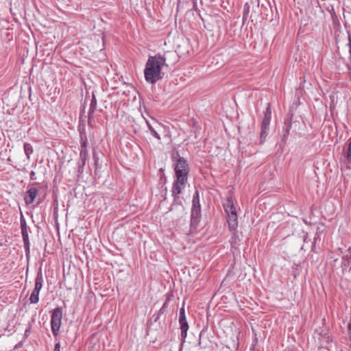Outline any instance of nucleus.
<instances>
[{
	"label": "nucleus",
	"mask_w": 351,
	"mask_h": 351,
	"mask_svg": "<svg viewBox=\"0 0 351 351\" xmlns=\"http://www.w3.org/2000/svg\"><path fill=\"white\" fill-rule=\"evenodd\" d=\"M193 204L191 214V225L197 226L201 218V206L199 203V195L197 191L193 194Z\"/></svg>",
	"instance_id": "20e7f679"
},
{
	"label": "nucleus",
	"mask_w": 351,
	"mask_h": 351,
	"mask_svg": "<svg viewBox=\"0 0 351 351\" xmlns=\"http://www.w3.org/2000/svg\"><path fill=\"white\" fill-rule=\"evenodd\" d=\"M43 276L42 270L40 268L37 273L36 279H35V286H34V289L36 290V291L40 292V291L41 290V289L43 287Z\"/></svg>",
	"instance_id": "f8f14e48"
},
{
	"label": "nucleus",
	"mask_w": 351,
	"mask_h": 351,
	"mask_svg": "<svg viewBox=\"0 0 351 351\" xmlns=\"http://www.w3.org/2000/svg\"><path fill=\"white\" fill-rule=\"evenodd\" d=\"M39 293V291H36V290L33 289L29 297V301L31 304H37L38 302Z\"/></svg>",
	"instance_id": "a211bd4d"
},
{
	"label": "nucleus",
	"mask_w": 351,
	"mask_h": 351,
	"mask_svg": "<svg viewBox=\"0 0 351 351\" xmlns=\"http://www.w3.org/2000/svg\"><path fill=\"white\" fill-rule=\"evenodd\" d=\"M179 324L180 326L181 330V339L182 343L185 341V339L187 336V331L189 330V324L186 321V315H185V310L184 307H182L180 309V313H179Z\"/></svg>",
	"instance_id": "0eeeda50"
},
{
	"label": "nucleus",
	"mask_w": 351,
	"mask_h": 351,
	"mask_svg": "<svg viewBox=\"0 0 351 351\" xmlns=\"http://www.w3.org/2000/svg\"><path fill=\"white\" fill-rule=\"evenodd\" d=\"M173 52L166 51L163 54L157 53L155 56H149L145 64L144 76L145 80L150 84H155L162 78V70L168 68L167 63L168 56H175Z\"/></svg>",
	"instance_id": "f257e3e1"
},
{
	"label": "nucleus",
	"mask_w": 351,
	"mask_h": 351,
	"mask_svg": "<svg viewBox=\"0 0 351 351\" xmlns=\"http://www.w3.org/2000/svg\"><path fill=\"white\" fill-rule=\"evenodd\" d=\"M225 210L228 215V223L231 231H235L238 226L237 215L236 208L231 199L227 200L225 204Z\"/></svg>",
	"instance_id": "7ed1b4c3"
},
{
	"label": "nucleus",
	"mask_w": 351,
	"mask_h": 351,
	"mask_svg": "<svg viewBox=\"0 0 351 351\" xmlns=\"http://www.w3.org/2000/svg\"><path fill=\"white\" fill-rule=\"evenodd\" d=\"M88 146V139L86 136L84 134H80V147L81 148H87Z\"/></svg>",
	"instance_id": "412c9836"
},
{
	"label": "nucleus",
	"mask_w": 351,
	"mask_h": 351,
	"mask_svg": "<svg viewBox=\"0 0 351 351\" xmlns=\"http://www.w3.org/2000/svg\"><path fill=\"white\" fill-rule=\"evenodd\" d=\"M159 128H161L160 124L156 123V125L155 126H154L153 128H151V130H149L152 135L153 136H154L156 138H157L158 140H160V136L159 134L158 133V130Z\"/></svg>",
	"instance_id": "6ab92c4d"
},
{
	"label": "nucleus",
	"mask_w": 351,
	"mask_h": 351,
	"mask_svg": "<svg viewBox=\"0 0 351 351\" xmlns=\"http://www.w3.org/2000/svg\"><path fill=\"white\" fill-rule=\"evenodd\" d=\"M341 267L343 273L351 269V247H349L343 255Z\"/></svg>",
	"instance_id": "9d476101"
},
{
	"label": "nucleus",
	"mask_w": 351,
	"mask_h": 351,
	"mask_svg": "<svg viewBox=\"0 0 351 351\" xmlns=\"http://www.w3.org/2000/svg\"><path fill=\"white\" fill-rule=\"evenodd\" d=\"M171 295H169V294H167L166 295V300H165V302H164L162 306L160 308V309L159 310V312H158V315H161L162 314H164L166 311V309L169 306V301L171 300ZM159 316H158V317Z\"/></svg>",
	"instance_id": "f3484780"
},
{
	"label": "nucleus",
	"mask_w": 351,
	"mask_h": 351,
	"mask_svg": "<svg viewBox=\"0 0 351 351\" xmlns=\"http://www.w3.org/2000/svg\"><path fill=\"white\" fill-rule=\"evenodd\" d=\"M267 107L264 112V116L261 124V133H260V143H263L266 137L268 135L269 130V124L271 119V110L269 104H267Z\"/></svg>",
	"instance_id": "39448f33"
},
{
	"label": "nucleus",
	"mask_w": 351,
	"mask_h": 351,
	"mask_svg": "<svg viewBox=\"0 0 351 351\" xmlns=\"http://www.w3.org/2000/svg\"><path fill=\"white\" fill-rule=\"evenodd\" d=\"M180 193H173V186L172 187V195L174 197V202L178 203V202H180V197L179 196Z\"/></svg>",
	"instance_id": "5701e85b"
},
{
	"label": "nucleus",
	"mask_w": 351,
	"mask_h": 351,
	"mask_svg": "<svg viewBox=\"0 0 351 351\" xmlns=\"http://www.w3.org/2000/svg\"><path fill=\"white\" fill-rule=\"evenodd\" d=\"M88 158L87 148H81L80 152V161L77 165V171L79 173L84 172V167L86 165V162Z\"/></svg>",
	"instance_id": "1a4fd4ad"
},
{
	"label": "nucleus",
	"mask_w": 351,
	"mask_h": 351,
	"mask_svg": "<svg viewBox=\"0 0 351 351\" xmlns=\"http://www.w3.org/2000/svg\"><path fill=\"white\" fill-rule=\"evenodd\" d=\"M97 108V99L94 93L92 95V98L90 100V107L88 110V117H90L95 112Z\"/></svg>",
	"instance_id": "4468645a"
},
{
	"label": "nucleus",
	"mask_w": 351,
	"mask_h": 351,
	"mask_svg": "<svg viewBox=\"0 0 351 351\" xmlns=\"http://www.w3.org/2000/svg\"><path fill=\"white\" fill-rule=\"evenodd\" d=\"M146 124H147V127H148L149 130H151V128H154V126L147 120H146Z\"/></svg>",
	"instance_id": "a878e982"
},
{
	"label": "nucleus",
	"mask_w": 351,
	"mask_h": 351,
	"mask_svg": "<svg viewBox=\"0 0 351 351\" xmlns=\"http://www.w3.org/2000/svg\"><path fill=\"white\" fill-rule=\"evenodd\" d=\"M30 179L32 180H36V174H35V172L34 171H32L30 173Z\"/></svg>",
	"instance_id": "393cba45"
},
{
	"label": "nucleus",
	"mask_w": 351,
	"mask_h": 351,
	"mask_svg": "<svg viewBox=\"0 0 351 351\" xmlns=\"http://www.w3.org/2000/svg\"><path fill=\"white\" fill-rule=\"evenodd\" d=\"M62 308L61 307L56 308L51 314V331L54 336L59 334L60 328L62 324Z\"/></svg>",
	"instance_id": "423d86ee"
},
{
	"label": "nucleus",
	"mask_w": 351,
	"mask_h": 351,
	"mask_svg": "<svg viewBox=\"0 0 351 351\" xmlns=\"http://www.w3.org/2000/svg\"><path fill=\"white\" fill-rule=\"evenodd\" d=\"M175 180L173 182V193H181L185 188L189 175V166L186 160L179 157L174 164Z\"/></svg>",
	"instance_id": "f03ea898"
},
{
	"label": "nucleus",
	"mask_w": 351,
	"mask_h": 351,
	"mask_svg": "<svg viewBox=\"0 0 351 351\" xmlns=\"http://www.w3.org/2000/svg\"><path fill=\"white\" fill-rule=\"evenodd\" d=\"M239 241H240V239L237 234V232L236 230L233 231L232 235L231 237V240H230L232 245L235 246L236 245H237L239 243Z\"/></svg>",
	"instance_id": "aec40b11"
},
{
	"label": "nucleus",
	"mask_w": 351,
	"mask_h": 351,
	"mask_svg": "<svg viewBox=\"0 0 351 351\" xmlns=\"http://www.w3.org/2000/svg\"><path fill=\"white\" fill-rule=\"evenodd\" d=\"M341 164L350 169L351 165V138L348 140V146L343 149L339 158Z\"/></svg>",
	"instance_id": "6e6552de"
},
{
	"label": "nucleus",
	"mask_w": 351,
	"mask_h": 351,
	"mask_svg": "<svg viewBox=\"0 0 351 351\" xmlns=\"http://www.w3.org/2000/svg\"><path fill=\"white\" fill-rule=\"evenodd\" d=\"M21 234H22V237H23L25 254L27 256H28L30 253V243H29L28 232H22Z\"/></svg>",
	"instance_id": "ddd939ff"
},
{
	"label": "nucleus",
	"mask_w": 351,
	"mask_h": 351,
	"mask_svg": "<svg viewBox=\"0 0 351 351\" xmlns=\"http://www.w3.org/2000/svg\"><path fill=\"white\" fill-rule=\"evenodd\" d=\"M21 233L22 232H27V224L24 219L21 221Z\"/></svg>",
	"instance_id": "4be33fe9"
},
{
	"label": "nucleus",
	"mask_w": 351,
	"mask_h": 351,
	"mask_svg": "<svg viewBox=\"0 0 351 351\" xmlns=\"http://www.w3.org/2000/svg\"><path fill=\"white\" fill-rule=\"evenodd\" d=\"M38 195V189L34 186H31L27 191L24 197V201L27 205H29L34 202Z\"/></svg>",
	"instance_id": "9b49d317"
},
{
	"label": "nucleus",
	"mask_w": 351,
	"mask_h": 351,
	"mask_svg": "<svg viewBox=\"0 0 351 351\" xmlns=\"http://www.w3.org/2000/svg\"><path fill=\"white\" fill-rule=\"evenodd\" d=\"M23 149L27 158L29 159L31 155L33 154L34 152L32 145L30 143H25L23 145Z\"/></svg>",
	"instance_id": "dca6fc26"
},
{
	"label": "nucleus",
	"mask_w": 351,
	"mask_h": 351,
	"mask_svg": "<svg viewBox=\"0 0 351 351\" xmlns=\"http://www.w3.org/2000/svg\"><path fill=\"white\" fill-rule=\"evenodd\" d=\"M53 351H60V343L58 342L55 344Z\"/></svg>",
	"instance_id": "b1692460"
},
{
	"label": "nucleus",
	"mask_w": 351,
	"mask_h": 351,
	"mask_svg": "<svg viewBox=\"0 0 351 351\" xmlns=\"http://www.w3.org/2000/svg\"><path fill=\"white\" fill-rule=\"evenodd\" d=\"M329 99L330 100V108L332 109V108H335L337 104V101H338V95H337V91H333L330 95H329Z\"/></svg>",
	"instance_id": "2eb2a0df"
}]
</instances>
